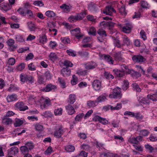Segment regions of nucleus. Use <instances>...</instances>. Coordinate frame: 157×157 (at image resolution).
<instances>
[{
  "label": "nucleus",
  "mask_w": 157,
  "mask_h": 157,
  "mask_svg": "<svg viewBox=\"0 0 157 157\" xmlns=\"http://www.w3.org/2000/svg\"><path fill=\"white\" fill-rule=\"evenodd\" d=\"M26 81H28L29 83L32 84L34 82V78L32 76L27 75Z\"/></svg>",
  "instance_id": "obj_59"
},
{
  "label": "nucleus",
  "mask_w": 157,
  "mask_h": 157,
  "mask_svg": "<svg viewBox=\"0 0 157 157\" xmlns=\"http://www.w3.org/2000/svg\"><path fill=\"white\" fill-rule=\"evenodd\" d=\"M44 77L42 75L39 76L38 78V82L40 84H43L44 83Z\"/></svg>",
  "instance_id": "obj_46"
},
{
  "label": "nucleus",
  "mask_w": 157,
  "mask_h": 157,
  "mask_svg": "<svg viewBox=\"0 0 157 157\" xmlns=\"http://www.w3.org/2000/svg\"><path fill=\"white\" fill-rule=\"evenodd\" d=\"M133 88L134 90L137 92H140L141 91V89L139 87V86L136 83H135L132 84Z\"/></svg>",
  "instance_id": "obj_41"
},
{
  "label": "nucleus",
  "mask_w": 157,
  "mask_h": 157,
  "mask_svg": "<svg viewBox=\"0 0 157 157\" xmlns=\"http://www.w3.org/2000/svg\"><path fill=\"white\" fill-rule=\"evenodd\" d=\"M121 92V88L117 87L113 89L112 94H110L109 97L111 98L120 99L122 96Z\"/></svg>",
  "instance_id": "obj_1"
},
{
  "label": "nucleus",
  "mask_w": 157,
  "mask_h": 157,
  "mask_svg": "<svg viewBox=\"0 0 157 157\" xmlns=\"http://www.w3.org/2000/svg\"><path fill=\"white\" fill-rule=\"evenodd\" d=\"M64 65L67 67H71L73 64L70 61L68 60H65L63 63Z\"/></svg>",
  "instance_id": "obj_60"
},
{
  "label": "nucleus",
  "mask_w": 157,
  "mask_h": 157,
  "mask_svg": "<svg viewBox=\"0 0 157 157\" xmlns=\"http://www.w3.org/2000/svg\"><path fill=\"white\" fill-rule=\"evenodd\" d=\"M89 9L91 11H96L97 10V6L93 2L90 3L89 5Z\"/></svg>",
  "instance_id": "obj_27"
},
{
  "label": "nucleus",
  "mask_w": 157,
  "mask_h": 157,
  "mask_svg": "<svg viewBox=\"0 0 157 157\" xmlns=\"http://www.w3.org/2000/svg\"><path fill=\"white\" fill-rule=\"evenodd\" d=\"M65 108L69 114L72 115L75 112L73 107L71 104H68L66 106Z\"/></svg>",
  "instance_id": "obj_12"
},
{
  "label": "nucleus",
  "mask_w": 157,
  "mask_h": 157,
  "mask_svg": "<svg viewBox=\"0 0 157 157\" xmlns=\"http://www.w3.org/2000/svg\"><path fill=\"white\" fill-rule=\"evenodd\" d=\"M113 55L117 60H120L121 59V54L120 52H114Z\"/></svg>",
  "instance_id": "obj_31"
},
{
  "label": "nucleus",
  "mask_w": 157,
  "mask_h": 157,
  "mask_svg": "<svg viewBox=\"0 0 157 157\" xmlns=\"http://www.w3.org/2000/svg\"><path fill=\"white\" fill-rule=\"evenodd\" d=\"M123 41V43L122 44V45H126L127 46H129L131 44V43L129 39L125 36H124Z\"/></svg>",
  "instance_id": "obj_20"
},
{
  "label": "nucleus",
  "mask_w": 157,
  "mask_h": 157,
  "mask_svg": "<svg viewBox=\"0 0 157 157\" xmlns=\"http://www.w3.org/2000/svg\"><path fill=\"white\" fill-rule=\"evenodd\" d=\"M69 99L68 101V104H73L75 101L76 97L74 94H70L69 96Z\"/></svg>",
  "instance_id": "obj_22"
},
{
  "label": "nucleus",
  "mask_w": 157,
  "mask_h": 157,
  "mask_svg": "<svg viewBox=\"0 0 157 157\" xmlns=\"http://www.w3.org/2000/svg\"><path fill=\"white\" fill-rule=\"evenodd\" d=\"M97 66V64L95 62H90L85 64V68L88 71V70L92 69L95 68Z\"/></svg>",
  "instance_id": "obj_9"
},
{
  "label": "nucleus",
  "mask_w": 157,
  "mask_h": 157,
  "mask_svg": "<svg viewBox=\"0 0 157 157\" xmlns=\"http://www.w3.org/2000/svg\"><path fill=\"white\" fill-rule=\"evenodd\" d=\"M119 12L122 15H125L127 14L125 6H122L121 8H119Z\"/></svg>",
  "instance_id": "obj_43"
},
{
  "label": "nucleus",
  "mask_w": 157,
  "mask_h": 157,
  "mask_svg": "<svg viewBox=\"0 0 157 157\" xmlns=\"http://www.w3.org/2000/svg\"><path fill=\"white\" fill-rule=\"evenodd\" d=\"M147 97L148 99L153 101H157V94H148Z\"/></svg>",
  "instance_id": "obj_26"
},
{
  "label": "nucleus",
  "mask_w": 157,
  "mask_h": 157,
  "mask_svg": "<svg viewBox=\"0 0 157 157\" xmlns=\"http://www.w3.org/2000/svg\"><path fill=\"white\" fill-rule=\"evenodd\" d=\"M92 85L93 88L95 90H99L101 87V82L99 80H95L93 82Z\"/></svg>",
  "instance_id": "obj_6"
},
{
  "label": "nucleus",
  "mask_w": 157,
  "mask_h": 157,
  "mask_svg": "<svg viewBox=\"0 0 157 157\" xmlns=\"http://www.w3.org/2000/svg\"><path fill=\"white\" fill-rule=\"evenodd\" d=\"M25 67V63H21L18 65L16 66V69L18 71H21Z\"/></svg>",
  "instance_id": "obj_42"
},
{
  "label": "nucleus",
  "mask_w": 157,
  "mask_h": 157,
  "mask_svg": "<svg viewBox=\"0 0 157 157\" xmlns=\"http://www.w3.org/2000/svg\"><path fill=\"white\" fill-rule=\"evenodd\" d=\"M50 100L48 99H45L43 103L40 104V108L42 109H47V107L51 105Z\"/></svg>",
  "instance_id": "obj_15"
},
{
  "label": "nucleus",
  "mask_w": 157,
  "mask_h": 157,
  "mask_svg": "<svg viewBox=\"0 0 157 157\" xmlns=\"http://www.w3.org/2000/svg\"><path fill=\"white\" fill-rule=\"evenodd\" d=\"M23 122L22 120L16 118L14 123V126L15 127L20 126L23 124Z\"/></svg>",
  "instance_id": "obj_30"
},
{
  "label": "nucleus",
  "mask_w": 157,
  "mask_h": 157,
  "mask_svg": "<svg viewBox=\"0 0 157 157\" xmlns=\"http://www.w3.org/2000/svg\"><path fill=\"white\" fill-rule=\"evenodd\" d=\"M106 99V97L103 95H101L96 100L97 102V103L98 104L99 102H101L105 100Z\"/></svg>",
  "instance_id": "obj_49"
},
{
  "label": "nucleus",
  "mask_w": 157,
  "mask_h": 157,
  "mask_svg": "<svg viewBox=\"0 0 157 157\" xmlns=\"http://www.w3.org/2000/svg\"><path fill=\"white\" fill-rule=\"evenodd\" d=\"M61 40L62 42L65 44H67L70 42V39L66 37H61Z\"/></svg>",
  "instance_id": "obj_39"
},
{
  "label": "nucleus",
  "mask_w": 157,
  "mask_h": 157,
  "mask_svg": "<svg viewBox=\"0 0 157 157\" xmlns=\"http://www.w3.org/2000/svg\"><path fill=\"white\" fill-rule=\"evenodd\" d=\"M104 75L105 78L108 79H112L114 78V76L108 72H105Z\"/></svg>",
  "instance_id": "obj_47"
},
{
  "label": "nucleus",
  "mask_w": 157,
  "mask_h": 157,
  "mask_svg": "<svg viewBox=\"0 0 157 157\" xmlns=\"http://www.w3.org/2000/svg\"><path fill=\"white\" fill-rule=\"evenodd\" d=\"M103 12L104 13L111 16L113 12L116 13V11L111 6H106L105 9L103 10Z\"/></svg>",
  "instance_id": "obj_4"
},
{
  "label": "nucleus",
  "mask_w": 157,
  "mask_h": 157,
  "mask_svg": "<svg viewBox=\"0 0 157 157\" xmlns=\"http://www.w3.org/2000/svg\"><path fill=\"white\" fill-rule=\"evenodd\" d=\"M127 72L128 74H130L133 77L137 78L141 76V74L139 72L134 70L128 69V71H127Z\"/></svg>",
  "instance_id": "obj_17"
},
{
  "label": "nucleus",
  "mask_w": 157,
  "mask_h": 157,
  "mask_svg": "<svg viewBox=\"0 0 157 157\" xmlns=\"http://www.w3.org/2000/svg\"><path fill=\"white\" fill-rule=\"evenodd\" d=\"M71 73L70 69L67 67L63 68L61 70V74L64 77L70 75H71Z\"/></svg>",
  "instance_id": "obj_13"
},
{
  "label": "nucleus",
  "mask_w": 157,
  "mask_h": 157,
  "mask_svg": "<svg viewBox=\"0 0 157 157\" xmlns=\"http://www.w3.org/2000/svg\"><path fill=\"white\" fill-rule=\"evenodd\" d=\"M84 116L83 113H80L77 115L75 118V120L76 121H79L81 120Z\"/></svg>",
  "instance_id": "obj_51"
},
{
  "label": "nucleus",
  "mask_w": 157,
  "mask_h": 157,
  "mask_svg": "<svg viewBox=\"0 0 157 157\" xmlns=\"http://www.w3.org/2000/svg\"><path fill=\"white\" fill-rule=\"evenodd\" d=\"M133 26L131 23H127L122 28V31L124 33H131Z\"/></svg>",
  "instance_id": "obj_5"
},
{
  "label": "nucleus",
  "mask_w": 157,
  "mask_h": 157,
  "mask_svg": "<svg viewBox=\"0 0 157 157\" xmlns=\"http://www.w3.org/2000/svg\"><path fill=\"white\" fill-rule=\"evenodd\" d=\"M39 40L40 43H43L44 42H46L47 38L46 35H44L42 36L39 38Z\"/></svg>",
  "instance_id": "obj_58"
},
{
  "label": "nucleus",
  "mask_w": 157,
  "mask_h": 157,
  "mask_svg": "<svg viewBox=\"0 0 157 157\" xmlns=\"http://www.w3.org/2000/svg\"><path fill=\"white\" fill-rule=\"evenodd\" d=\"M140 36L144 40H145L147 39L146 34L144 30H141L140 33Z\"/></svg>",
  "instance_id": "obj_62"
},
{
  "label": "nucleus",
  "mask_w": 157,
  "mask_h": 157,
  "mask_svg": "<svg viewBox=\"0 0 157 157\" xmlns=\"http://www.w3.org/2000/svg\"><path fill=\"white\" fill-rule=\"evenodd\" d=\"M15 106L17 109L20 111H25L28 109V107L25 105L23 102L21 101L15 104Z\"/></svg>",
  "instance_id": "obj_3"
},
{
  "label": "nucleus",
  "mask_w": 157,
  "mask_h": 157,
  "mask_svg": "<svg viewBox=\"0 0 157 157\" xmlns=\"http://www.w3.org/2000/svg\"><path fill=\"white\" fill-rule=\"evenodd\" d=\"M114 44L116 47L118 48H120L121 47L122 45L120 44V41L117 39H115L114 41Z\"/></svg>",
  "instance_id": "obj_57"
},
{
  "label": "nucleus",
  "mask_w": 157,
  "mask_h": 157,
  "mask_svg": "<svg viewBox=\"0 0 157 157\" xmlns=\"http://www.w3.org/2000/svg\"><path fill=\"white\" fill-rule=\"evenodd\" d=\"M6 99L8 102H12L18 100L17 95L15 94L8 95Z\"/></svg>",
  "instance_id": "obj_14"
},
{
  "label": "nucleus",
  "mask_w": 157,
  "mask_h": 157,
  "mask_svg": "<svg viewBox=\"0 0 157 157\" xmlns=\"http://www.w3.org/2000/svg\"><path fill=\"white\" fill-rule=\"evenodd\" d=\"M87 105L90 108L94 107L97 105L98 104L96 101H87Z\"/></svg>",
  "instance_id": "obj_28"
},
{
  "label": "nucleus",
  "mask_w": 157,
  "mask_h": 157,
  "mask_svg": "<svg viewBox=\"0 0 157 157\" xmlns=\"http://www.w3.org/2000/svg\"><path fill=\"white\" fill-rule=\"evenodd\" d=\"M28 69L31 71H35L36 70V66L33 63H31L28 65Z\"/></svg>",
  "instance_id": "obj_54"
},
{
  "label": "nucleus",
  "mask_w": 157,
  "mask_h": 157,
  "mask_svg": "<svg viewBox=\"0 0 157 157\" xmlns=\"http://www.w3.org/2000/svg\"><path fill=\"white\" fill-rule=\"evenodd\" d=\"M139 132L140 134L144 136H147L149 134V132L146 129L141 130L139 131Z\"/></svg>",
  "instance_id": "obj_48"
},
{
  "label": "nucleus",
  "mask_w": 157,
  "mask_h": 157,
  "mask_svg": "<svg viewBox=\"0 0 157 157\" xmlns=\"http://www.w3.org/2000/svg\"><path fill=\"white\" fill-rule=\"evenodd\" d=\"M8 155H15L17 154L18 152V149L16 147H13L8 150Z\"/></svg>",
  "instance_id": "obj_11"
},
{
  "label": "nucleus",
  "mask_w": 157,
  "mask_h": 157,
  "mask_svg": "<svg viewBox=\"0 0 157 157\" xmlns=\"http://www.w3.org/2000/svg\"><path fill=\"white\" fill-rule=\"evenodd\" d=\"M50 59L53 62L58 59V56L54 53L52 52L49 55Z\"/></svg>",
  "instance_id": "obj_32"
},
{
  "label": "nucleus",
  "mask_w": 157,
  "mask_h": 157,
  "mask_svg": "<svg viewBox=\"0 0 157 157\" xmlns=\"http://www.w3.org/2000/svg\"><path fill=\"white\" fill-rule=\"evenodd\" d=\"M12 6L6 3H3L1 5V7L4 10L6 11L11 9Z\"/></svg>",
  "instance_id": "obj_16"
},
{
  "label": "nucleus",
  "mask_w": 157,
  "mask_h": 157,
  "mask_svg": "<svg viewBox=\"0 0 157 157\" xmlns=\"http://www.w3.org/2000/svg\"><path fill=\"white\" fill-rule=\"evenodd\" d=\"M78 53L81 56L86 57H88L89 55L88 53L85 51H79Z\"/></svg>",
  "instance_id": "obj_64"
},
{
  "label": "nucleus",
  "mask_w": 157,
  "mask_h": 157,
  "mask_svg": "<svg viewBox=\"0 0 157 157\" xmlns=\"http://www.w3.org/2000/svg\"><path fill=\"white\" fill-rule=\"evenodd\" d=\"M104 59L105 62L109 64H113L114 61L112 58L109 55L105 56Z\"/></svg>",
  "instance_id": "obj_24"
},
{
  "label": "nucleus",
  "mask_w": 157,
  "mask_h": 157,
  "mask_svg": "<svg viewBox=\"0 0 157 157\" xmlns=\"http://www.w3.org/2000/svg\"><path fill=\"white\" fill-rule=\"evenodd\" d=\"M133 61L135 63H142L146 60L142 56L140 55H134L132 57Z\"/></svg>",
  "instance_id": "obj_7"
},
{
  "label": "nucleus",
  "mask_w": 157,
  "mask_h": 157,
  "mask_svg": "<svg viewBox=\"0 0 157 157\" xmlns=\"http://www.w3.org/2000/svg\"><path fill=\"white\" fill-rule=\"evenodd\" d=\"M64 128L62 125L57 126L54 132V135L57 138H60L64 132Z\"/></svg>",
  "instance_id": "obj_2"
},
{
  "label": "nucleus",
  "mask_w": 157,
  "mask_h": 157,
  "mask_svg": "<svg viewBox=\"0 0 157 157\" xmlns=\"http://www.w3.org/2000/svg\"><path fill=\"white\" fill-rule=\"evenodd\" d=\"M65 150L68 152H72L75 150L74 146L72 145L67 146L65 147Z\"/></svg>",
  "instance_id": "obj_35"
},
{
  "label": "nucleus",
  "mask_w": 157,
  "mask_h": 157,
  "mask_svg": "<svg viewBox=\"0 0 157 157\" xmlns=\"http://www.w3.org/2000/svg\"><path fill=\"white\" fill-rule=\"evenodd\" d=\"M60 8L62 9L64 12L68 13L69 12L71 9L70 6L67 5L66 4H63L60 6Z\"/></svg>",
  "instance_id": "obj_21"
},
{
  "label": "nucleus",
  "mask_w": 157,
  "mask_h": 157,
  "mask_svg": "<svg viewBox=\"0 0 157 157\" xmlns=\"http://www.w3.org/2000/svg\"><path fill=\"white\" fill-rule=\"evenodd\" d=\"M88 72V71L86 70H79L78 71L77 73L79 75H86Z\"/></svg>",
  "instance_id": "obj_53"
},
{
  "label": "nucleus",
  "mask_w": 157,
  "mask_h": 157,
  "mask_svg": "<svg viewBox=\"0 0 157 157\" xmlns=\"http://www.w3.org/2000/svg\"><path fill=\"white\" fill-rule=\"evenodd\" d=\"M33 4L35 6H42L44 5V4L42 1L39 0L35 1L34 2Z\"/></svg>",
  "instance_id": "obj_52"
},
{
  "label": "nucleus",
  "mask_w": 157,
  "mask_h": 157,
  "mask_svg": "<svg viewBox=\"0 0 157 157\" xmlns=\"http://www.w3.org/2000/svg\"><path fill=\"white\" fill-rule=\"evenodd\" d=\"M46 15L50 17H53L56 16V14L53 11L48 10L46 11L45 13Z\"/></svg>",
  "instance_id": "obj_38"
},
{
  "label": "nucleus",
  "mask_w": 157,
  "mask_h": 157,
  "mask_svg": "<svg viewBox=\"0 0 157 157\" xmlns=\"http://www.w3.org/2000/svg\"><path fill=\"white\" fill-rule=\"evenodd\" d=\"M82 17L80 15L78 14L75 16H71L68 18L69 21L72 22L75 20H80L82 19Z\"/></svg>",
  "instance_id": "obj_19"
},
{
  "label": "nucleus",
  "mask_w": 157,
  "mask_h": 157,
  "mask_svg": "<svg viewBox=\"0 0 157 157\" xmlns=\"http://www.w3.org/2000/svg\"><path fill=\"white\" fill-rule=\"evenodd\" d=\"M56 88V86L51 84H48L46 87L41 89V90L44 92H49Z\"/></svg>",
  "instance_id": "obj_10"
},
{
  "label": "nucleus",
  "mask_w": 157,
  "mask_h": 157,
  "mask_svg": "<svg viewBox=\"0 0 157 157\" xmlns=\"http://www.w3.org/2000/svg\"><path fill=\"white\" fill-rule=\"evenodd\" d=\"M27 25L29 29L31 31H35L37 28L36 25L31 21L28 22Z\"/></svg>",
  "instance_id": "obj_18"
},
{
  "label": "nucleus",
  "mask_w": 157,
  "mask_h": 157,
  "mask_svg": "<svg viewBox=\"0 0 157 157\" xmlns=\"http://www.w3.org/2000/svg\"><path fill=\"white\" fill-rule=\"evenodd\" d=\"M149 99L143 97H140L138 99L139 101L142 103L144 104H149L150 103V101Z\"/></svg>",
  "instance_id": "obj_25"
},
{
  "label": "nucleus",
  "mask_w": 157,
  "mask_h": 157,
  "mask_svg": "<svg viewBox=\"0 0 157 157\" xmlns=\"http://www.w3.org/2000/svg\"><path fill=\"white\" fill-rule=\"evenodd\" d=\"M97 33L100 36H107L106 31L102 29H99Z\"/></svg>",
  "instance_id": "obj_44"
},
{
  "label": "nucleus",
  "mask_w": 157,
  "mask_h": 157,
  "mask_svg": "<svg viewBox=\"0 0 157 157\" xmlns=\"http://www.w3.org/2000/svg\"><path fill=\"white\" fill-rule=\"evenodd\" d=\"M13 121L10 118L6 117H4L2 119V122L3 124L6 125L10 124L12 123Z\"/></svg>",
  "instance_id": "obj_23"
},
{
  "label": "nucleus",
  "mask_w": 157,
  "mask_h": 157,
  "mask_svg": "<svg viewBox=\"0 0 157 157\" xmlns=\"http://www.w3.org/2000/svg\"><path fill=\"white\" fill-rule=\"evenodd\" d=\"M58 81L59 83L60 84L62 88H64L65 87L66 84L64 79H62L61 78H58Z\"/></svg>",
  "instance_id": "obj_56"
},
{
  "label": "nucleus",
  "mask_w": 157,
  "mask_h": 157,
  "mask_svg": "<svg viewBox=\"0 0 157 157\" xmlns=\"http://www.w3.org/2000/svg\"><path fill=\"white\" fill-rule=\"evenodd\" d=\"M145 148L149 150L150 151V153H151L154 150V148L153 147H152L151 145H150L148 144H146L145 145Z\"/></svg>",
  "instance_id": "obj_63"
},
{
  "label": "nucleus",
  "mask_w": 157,
  "mask_h": 157,
  "mask_svg": "<svg viewBox=\"0 0 157 157\" xmlns=\"http://www.w3.org/2000/svg\"><path fill=\"white\" fill-rule=\"evenodd\" d=\"M66 52L69 56L72 57H75L76 56V52L71 49L67 50Z\"/></svg>",
  "instance_id": "obj_36"
},
{
  "label": "nucleus",
  "mask_w": 157,
  "mask_h": 157,
  "mask_svg": "<svg viewBox=\"0 0 157 157\" xmlns=\"http://www.w3.org/2000/svg\"><path fill=\"white\" fill-rule=\"evenodd\" d=\"M88 33L90 35L94 36L96 35V31L94 28L91 27L90 28L89 30L88 31Z\"/></svg>",
  "instance_id": "obj_34"
},
{
  "label": "nucleus",
  "mask_w": 157,
  "mask_h": 157,
  "mask_svg": "<svg viewBox=\"0 0 157 157\" xmlns=\"http://www.w3.org/2000/svg\"><path fill=\"white\" fill-rule=\"evenodd\" d=\"M20 150L22 154L25 155L26 154H29L28 153L29 150L25 146H21L20 147Z\"/></svg>",
  "instance_id": "obj_29"
},
{
  "label": "nucleus",
  "mask_w": 157,
  "mask_h": 157,
  "mask_svg": "<svg viewBox=\"0 0 157 157\" xmlns=\"http://www.w3.org/2000/svg\"><path fill=\"white\" fill-rule=\"evenodd\" d=\"M128 141L130 143L134 144H138L139 141L137 140L136 137H132L130 138L128 140Z\"/></svg>",
  "instance_id": "obj_45"
},
{
  "label": "nucleus",
  "mask_w": 157,
  "mask_h": 157,
  "mask_svg": "<svg viewBox=\"0 0 157 157\" xmlns=\"http://www.w3.org/2000/svg\"><path fill=\"white\" fill-rule=\"evenodd\" d=\"M25 146L30 151L33 149L34 146L32 142H28L25 144Z\"/></svg>",
  "instance_id": "obj_37"
},
{
  "label": "nucleus",
  "mask_w": 157,
  "mask_h": 157,
  "mask_svg": "<svg viewBox=\"0 0 157 157\" xmlns=\"http://www.w3.org/2000/svg\"><path fill=\"white\" fill-rule=\"evenodd\" d=\"M62 109L61 108H57L55 110L54 114L55 115H60L62 114Z\"/></svg>",
  "instance_id": "obj_50"
},
{
  "label": "nucleus",
  "mask_w": 157,
  "mask_h": 157,
  "mask_svg": "<svg viewBox=\"0 0 157 157\" xmlns=\"http://www.w3.org/2000/svg\"><path fill=\"white\" fill-rule=\"evenodd\" d=\"M17 11L20 14L22 15L23 16H25L26 15V10L25 9L21 8H19L17 10Z\"/></svg>",
  "instance_id": "obj_61"
},
{
  "label": "nucleus",
  "mask_w": 157,
  "mask_h": 157,
  "mask_svg": "<svg viewBox=\"0 0 157 157\" xmlns=\"http://www.w3.org/2000/svg\"><path fill=\"white\" fill-rule=\"evenodd\" d=\"M129 82L128 80H124V84L122 86V88L124 90H126L127 89L129 86Z\"/></svg>",
  "instance_id": "obj_40"
},
{
  "label": "nucleus",
  "mask_w": 157,
  "mask_h": 157,
  "mask_svg": "<svg viewBox=\"0 0 157 157\" xmlns=\"http://www.w3.org/2000/svg\"><path fill=\"white\" fill-rule=\"evenodd\" d=\"M36 129L38 131H42L43 130V125L39 124H36L35 125Z\"/></svg>",
  "instance_id": "obj_55"
},
{
  "label": "nucleus",
  "mask_w": 157,
  "mask_h": 157,
  "mask_svg": "<svg viewBox=\"0 0 157 157\" xmlns=\"http://www.w3.org/2000/svg\"><path fill=\"white\" fill-rule=\"evenodd\" d=\"M113 71L116 75V76L117 77H123L125 75V71L124 70H121L115 69H113Z\"/></svg>",
  "instance_id": "obj_8"
},
{
  "label": "nucleus",
  "mask_w": 157,
  "mask_h": 157,
  "mask_svg": "<svg viewBox=\"0 0 157 157\" xmlns=\"http://www.w3.org/2000/svg\"><path fill=\"white\" fill-rule=\"evenodd\" d=\"M71 33L73 36L78 34L80 33V29L79 28H77L70 31Z\"/></svg>",
  "instance_id": "obj_33"
}]
</instances>
